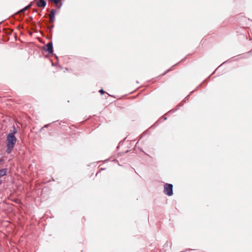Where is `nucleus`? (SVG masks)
Here are the masks:
<instances>
[{"instance_id": "1", "label": "nucleus", "mask_w": 252, "mask_h": 252, "mask_svg": "<svg viewBox=\"0 0 252 252\" xmlns=\"http://www.w3.org/2000/svg\"><path fill=\"white\" fill-rule=\"evenodd\" d=\"M17 133V131L14 128L12 131H10L7 136V144L6 152L8 154H10L12 151L14 146L16 144L17 138L15 136V134Z\"/></svg>"}, {"instance_id": "2", "label": "nucleus", "mask_w": 252, "mask_h": 252, "mask_svg": "<svg viewBox=\"0 0 252 252\" xmlns=\"http://www.w3.org/2000/svg\"><path fill=\"white\" fill-rule=\"evenodd\" d=\"M164 193L168 195H173V185L171 184H165L164 186Z\"/></svg>"}, {"instance_id": "3", "label": "nucleus", "mask_w": 252, "mask_h": 252, "mask_svg": "<svg viewBox=\"0 0 252 252\" xmlns=\"http://www.w3.org/2000/svg\"><path fill=\"white\" fill-rule=\"evenodd\" d=\"M43 49L45 51H47L49 53H52L53 52V44L52 42L48 43L44 47Z\"/></svg>"}, {"instance_id": "4", "label": "nucleus", "mask_w": 252, "mask_h": 252, "mask_svg": "<svg viewBox=\"0 0 252 252\" xmlns=\"http://www.w3.org/2000/svg\"><path fill=\"white\" fill-rule=\"evenodd\" d=\"M37 4L39 7H44L46 5V2L44 0H39Z\"/></svg>"}, {"instance_id": "5", "label": "nucleus", "mask_w": 252, "mask_h": 252, "mask_svg": "<svg viewBox=\"0 0 252 252\" xmlns=\"http://www.w3.org/2000/svg\"><path fill=\"white\" fill-rule=\"evenodd\" d=\"M7 168H3L0 170V178L5 175L7 172Z\"/></svg>"}, {"instance_id": "6", "label": "nucleus", "mask_w": 252, "mask_h": 252, "mask_svg": "<svg viewBox=\"0 0 252 252\" xmlns=\"http://www.w3.org/2000/svg\"><path fill=\"white\" fill-rule=\"evenodd\" d=\"M55 13H56V10H55V9H52L50 11V13L49 16H55Z\"/></svg>"}, {"instance_id": "7", "label": "nucleus", "mask_w": 252, "mask_h": 252, "mask_svg": "<svg viewBox=\"0 0 252 252\" xmlns=\"http://www.w3.org/2000/svg\"><path fill=\"white\" fill-rule=\"evenodd\" d=\"M50 22L51 23H53L55 20V16H49Z\"/></svg>"}, {"instance_id": "8", "label": "nucleus", "mask_w": 252, "mask_h": 252, "mask_svg": "<svg viewBox=\"0 0 252 252\" xmlns=\"http://www.w3.org/2000/svg\"><path fill=\"white\" fill-rule=\"evenodd\" d=\"M60 0H53V1L55 4H57Z\"/></svg>"}, {"instance_id": "9", "label": "nucleus", "mask_w": 252, "mask_h": 252, "mask_svg": "<svg viewBox=\"0 0 252 252\" xmlns=\"http://www.w3.org/2000/svg\"><path fill=\"white\" fill-rule=\"evenodd\" d=\"M30 6L31 5L26 6L23 9H22V11L27 10Z\"/></svg>"}, {"instance_id": "10", "label": "nucleus", "mask_w": 252, "mask_h": 252, "mask_svg": "<svg viewBox=\"0 0 252 252\" xmlns=\"http://www.w3.org/2000/svg\"><path fill=\"white\" fill-rule=\"evenodd\" d=\"M99 92L101 94H103L104 93V91L102 89H101V90H99Z\"/></svg>"}, {"instance_id": "11", "label": "nucleus", "mask_w": 252, "mask_h": 252, "mask_svg": "<svg viewBox=\"0 0 252 252\" xmlns=\"http://www.w3.org/2000/svg\"><path fill=\"white\" fill-rule=\"evenodd\" d=\"M189 96V95H188V96H186V97L185 98V101H186V100L188 98Z\"/></svg>"}, {"instance_id": "12", "label": "nucleus", "mask_w": 252, "mask_h": 252, "mask_svg": "<svg viewBox=\"0 0 252 252\" xmlns=\"http://www.w3.org/2000/svg\"><path fill=\"white\" fill-rule=\"evenodd\" d=\"M1 184V181L0 180V185Z\"/></svg>"}, {"instance_id": "13", "label": "nucleus", "mask_w": 252, "mask_h": 252, "mask_svg": "<svg viewBox=\"0 0 252 252\" xmlns=\"http://www.w3.org/2000/svg\"><path fill=\"white\" fill-rule=\"evenodd\" d=\"M47 125H45V126H44V127H47Z\"/></svg>"}, {"instance_id": "14", "label": "nucleus", "mask_w": 252, "mask_h": 252, "mask_svg": "<svg viewBox=\"0 0 252 252\" xmlns=\"http://www.w3.org/2000/svg\"><path fill=\"white\" fill-rule=\"evenodd\" d=\"M50 1H53V0H49Z\"/></svg>"}]
</instances>
